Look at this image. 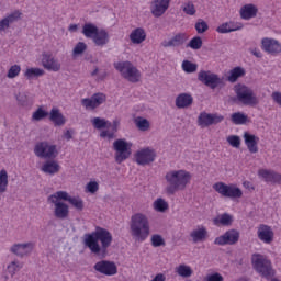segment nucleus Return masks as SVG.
<instances>
[{
    "label": "nucleus",
    "mask_w": 281,
    "mask_h": 281,
    "mask_svg": "<svg viewBox=\"0 0 281 281\" xmlns=\"http://www.w3.org/2000/svg\"><path fill=\"white\" fill-rule=\"evenodd\" d=\"M113 243V235L104 228H97L95 232L83 236V245L90 249L91 254H106Z\"/></svg>",
    "instance_id": "nucleus-1"
},
{
    "label": "nucleus",
    "mask_w": 281,
    "mask_h": 281,
    "mask_svg": "<svg viewBox=\"0 0 281 281\" xmlns=\"http://www.w3.org/2000/svg\"><path fill=\"white\" fill-rule=\"evenodd\" d=\"M165 181L167 183L166 194H177V192L186 190L192 183V172L186 169H173L165 175Z\"/></svg>",
    "instance_id": "nucleus-2"
},
{
    "label": "nucleus",
    "mask_w": 281,
    "mask_h": 281,
    "mask_svg": "<svg viewBox=\"0 0 281 281\" xmlns=\"http://www.w3.org/2000/svg\"><path fill=\"white\" fill-rule=\"evenodd\" d=\"M130 234L136 243H146L150 236V220L144 213H135L131 216Z\"/></svg>",
    "instance_id": "nucleus-3"
},
{
    "label": "nucleus",
    "mask_w": 281,
    "mask_h": 281,
    "mask_svg": "<svg viewBox=\"0 0 281 281\" xmlns=\"http://www.w3.org/2000/svg\"><path fill=\"white\" fill-rule=\"evenodd\" d=\"M234 91L236 99L241 104L246 106H258V104H260L258 95H256V92L249 86L237 83L234 86Z\"/></svg>",
    "instance_id": "nucleus-4"
},
{
    "label": "nucleus",
    "mask_w": 281,
    "mask_h": 281,
    "mask_svg": "<svg viewBox=\"0 0 281 281\" xmlns=\"http://www.w3.org/2000/svg\"><path fill=\"white\" fill-rule=\"evenodd\" d=\"M114 68L128 82H139L142 80V72L131 61L114 63Z\"/></svg>",
    "instance_id": "nucleus-5"
},
{
    "label": "nucleus",
    "mask_w": 281,
    "mask_h": 281,
    "mask_svg": "<svg viewBox=\"0 0 281 281\" xmlns=\"http://www.w3.org/2000/svg\"><path fill=\"white\" fill-rule=\"evenodd\" d=\"M113 150L116 164H123L133 154V143L126 138H119L113 143Z\"/></svg>",
    "instance_id": "nucleus-6"
},
{
    "label": "nucleus",
    "mask_w": 281,
    "mask_h": 281,
    "mask_svg": "<svg viewBox=\"0 0 281 281\" xmlns=\"http://www.w3.org/2000/svg\"><path fill=\"white\" fill-rule=\"evenodd\" d=\"M61 191H57L48 196V203L54 205V216L55 218H59L60 221H65V218H69V206L67 203L63 202V198L60 196Z\"/></svg>",
    "instance_id": "nucleus-7"
},
{
    "label": "nucleus",
    "mask_w": 281,
    "mask_h": 281,
    "mask_svg": "<svg viewBox=\"0 0 281 281\" xmlns=\"http://www.w3.org/2000/svg\"><path fill=\"white\" fill-rule=\"evenodd\" d=\"M34 155L40 159H56L58 157V147L47 140L36 143Z\"/></svg>",
    "instance_id": "nucleus-8"
},
{
    "label": "nucleus",
    "mask_w": 281,
    "mask_h": 281,
    "mask_svg": "<svg viewBox=\"0 0 281 281\" xmlns=\"http://www.w3.org/2000/svg\"><path fill=\"white\" fill-rule=\"evenodd\" d=\"M213 190L226 199H240L243 196V190L235 183L216 182L213 184Z\"/></svg>",
    "instance_id": "nucleus-9"
},
{
    "label": "nucleus",
    "mask_w": 281,
    "mask_h": 281,
    "mask_svg": "<svg viewBox=\"0 0 281 281\" xmlns=\"http://www.w3.org/2000/svg\"><path fill=\"white\" fill-rule=\"evenodd\" d=\"M157 159V151L153 147H143L134 154L137 166H150Z\"/></svg>",
    "instance_id": "nucleus-10"
},
{
    "label": "nucleus",
    "mask_w": 281,
    "mask_h": 281,
    "mask_svg": "<svg viewBox=\"0 0 281 281\" xmlns=\"http://www.w3.org/2000/svg\"><path fill=\"white\" fill-rule=\"evenodd\" d=\"M260 48L268 56H280L281 42L273 37H262L260 41Z\"/></svg>",
    "instance_id": "nucleus-11"
},
{
    "label": "nucleus",
    "mask_w": 281,
    "mask_h": 281,
    "mask_svg": "<svg viewBox=\"0 0 281 281\" xmlns=\"http://www.w3.org/2000/svg\"><path fill=\"white\" fill-rule=\"evenodd\" d=\"M254 269L261 276H271V261L265 256L255 254L251 258Z\"/></svg>",
    "instance_id": "nucleus-12"
},
{
    "label": "nucleus",
    "mask_w": 281,
    "mask_h": 281,
    "mask_svg": "<svg viewBox=\"0 0 281 281\" xmlns=\"http://www.w3.org/2000/svg\"><path fill=\"white\" fill-rule=\"evenodd\" d=\"M172 0H151L149 3L150 14L154 19H161L168 10Z\"/></svg>",
    "instance_id": "nucleus-13"
},
{
    "label": "nucleus",
    "mask_w": 281,
    "mask_h": 281,
    "mask_svg": "<svg viewBox=\"0 0 281 281\" xmlns=\"http://www.w3.org/2000/svg\"><path fill=\"white\" fill-rule=\"evenodd\" d=\"M224 120L225 116L218 113L202 112L198 117V124L202 128H207V126H212L213 124H221Z\"/></svg>",
    "instance_id": "nucleus-14"
},
{
    "label": "nucleus",
    "mask_w": 281,
    "mask_h": 281,
    "mask_svg": "<svg viewBox=\"0 0 281 281\" xmlns=\"http://www.w3.org/2000/svg\"><path fill=\"white\" fill-rule=\"evenodd\" d=\"M94 271L97 273H101L102 276L113 277L117 276V265L115 261L101 260L98 261L94 267Z\"/></svg>",
    "instance_id": "nucleus-15"
},
{
    "label": "nucleus",
    "mask_w": 281,
    "mask_h": 281,
    "mask_svg": "<svg viewBox=\"0 0 281 281\" xmlns=\"http://www.w3.org/2000/svg\"><path fill=\"white\" fill-rule=\"evenodd\" d=\"M198 80L200 82H203L206 87H210V89H216L218 85H221L222 80L218 77V75L210 71V70H201L198 75Z\"/></svg>",
    "instance_id": "nucleus-16"
},
{
    "label": "nucleus",
    "mask_w": 281,
    "mask_h": 281,
    "mask_svg": "<svg viewBox=\"0 0 281 281\" xmlns=\"http://www.w3.org/2000/svg\"><path fill=\"white\" fill-rule=\"evenodd\" d=\"M238 240H240V233L236 229H229L225 232L222 236L216 237L214 239V245H236Z\"/></svg>",
    "instance_id": "nucleus-17"
},
{
    "label": "nucleus",
    "mask_w": 281,
    "mask_h": 281,
    "mask_svg": "<svg viewBox=\"0 0 281 281\" xmlns=\"http://www.w3.org/2000/svg\"><path fill=\"white\" fill-rule=\"evenodd\" d=\"M42 67L46 69V71L58 72L63 69V64L58 58L54 57V55L49 53L42 54Z\"/></svg>",
    "instance_id": "nucleus-18"
},
{
    "label": "nucleus",
    "mask_w": 281,
    "mask_h": 281,
    "mask_svg": "<svg viewBox=\"0 0 281 281\" xmlns=\"http://www.w3.org/2000/svg\"><path fill=\"white\" fill-rule=\"evenodd\" d=\"M104 102H106V95L100 92L93 94L91 98L81 100V104L87 111H93L94 109H98V106H101V104H104Z\"/></svg>",
    "instance_id": "nucleus-19"
},
{
    "label": "nucleus",
    "mask_w": 281,
    "mask_h": 281,
    "mask_svg": "<svg viewBox=\"0 0 281 281\" xmlns=\"http://www.w3.org/2000/svg\"><path fill=\"white\" fill-rule=\"evenodd\" d=\"M11 254H14V256H18L19 258H25V256H30L32 251H34V243H18L13 244L10 247Z\"/></svg>",
    "instance_id": "nucleus-20"
},
{
    "label": "nucleus",
    "mask_w": 281,
    "mask_h": 281,
    "mask_svg": "<svg viewBox=\"0 0 281 281\" xmlns=\"http://www.w3.org/2000/svg\"><path fill=\"white\" fill-rule=\"evenodd\" d=\"M274 236L276 234L273 233V228H271V226L261 224L257 228V238L265 245H271V243H273Z\"/></svg>",
    "instance_id": "nucleus-21"
},
{
    "label": "nucleus",
    "mask_w": 281,
    "mask_h": 281,
    "mask_svg": "<svg viewBox=\"0 0 281 281\" xmlns=\"http://www.w3.org/2000/svg\"><path fill=\"white\" fill-rule=\"evenodd\" d=\"M245 25L238 21L223 22L216 27L217 34H232V32H240Z\"/></svg>",
    "instance_id": "nucleus-22"
},
{
    "label": "nucleus",
    "mask_w": 281,
    "mask_h": 281,
    "mask_svg": "<svg viewBox=\"0 0 281 281\" xmlns=\"http://www.w3.org/2000/svg\"><path fill=\"white\" fill-rule=\"evenodd\" d=\"M190 238L194 244L205 243V240L210 238V233L207 232V227L203 225H198L195 228L191 231Z\"/></svg>",
    "instance_id": "nucleus-23"
},
{
    "label": "nucleus",
    "mask_w": 281,
    "mask_h": 281,
    "mask_svg": "<svg viewBox=\"0 0 281 281\" xmlns=\"http://www.w3.org/2000/svg\"><path fill=\"white\" fill-rule=\"evenodd\" d=\"M239 16L243 21H251V19H256L258 16V5L254 3L244 4L239 9Z\"/></svg>",
    "instance_id": "nucleus-24"
},
{
    "label": "nucleus",
    "mask_w": 281,
    "mask_h": 281,
    "mask_svg": "<svg viewBox=\"0 0 281 281\" xmlns=\"http://www.w3.org/2000/svg\"><path fill=\"white\" fill-rule=\"evenodd\" d=\"M146 29L138 26L133 29L128 34V40L132 45H142L146 42Z\"/></svg>",
    "instance_id": "nucleus-25"
},
{
    "label": "nucleus",
    "mask_w": 281,
    "mask_h": 281,
    "mask_svg": "<svg viewBox=\"0 0 281 281\" xmlns=\"http://www.w3.org/2000/svg\"><path fill=\"white\" fill-rule=\"evenodd\" d=\"M19 19H21V13L18 11L0 19V34H8V30H10L12 23H15V21H19Z\"/></svg>",
    "instance_id": "nucleus-26"
},
{
    "label": "nucleus",
    "mask_w": 281,
    "mask_h": 281,
    "mask_svg": "<svg viewBox=\"0 0 281 281\" xmlns=\"http://www.w3.org/2000/svg\"><path fill=\"white\" fill-rule=\"evenodd\" d=\"M48 117L54 126H65L67 124V117L58 108H52L48 112Z\"/></svg>",
    "instance_id": "nucleus-27"
},
{
    "label": "nucleus",
    "mask_w": 281,
    "mask_h": 281,
    "mask_svg": "<svg viewBox=\"0 0 281 281\" xmlns=\"http://www.w3.org/2000/svg\"><path fill=\"white\" fill-rule=\"evenodd\" d=\"M244 142H245L249 153H251L252 155L258 153V144L260 143V137H258L257 135L251 134L249 132H245L244 133Z\"/></svg>",
    "instance_id": "nucleus-28"
},
{
    "label": "nucleus",
    "mask_w": 281,
    "mask_h": 281,
    "mask_svg": "<svg viewBox=\"0 0 281 281\" xmlns=\"http://www.w3.org/2000/svg\"><path fill=\"white\" fill-rule=\"evenodd\" d=\"M194 102V98L190 93H180L177 95L175 104L177 109H190L192 103Z\"/></svg>",
    "instance_id": "nucleus-29"
},
{
    "label": "nucleus",
    "mask_w": 281,
    "mask_h": 281,
    "mask_svg": "<svg viewBox=\"0 0 281 281\" xmlns=\"http://www.w3.org/2000/svg\"><path fill=\"white\" fill-rule=\"evenodd\" d=\"M258 176L261 179H265L268 183H279L281 184V175L272 171V170H268V169H260L258 171Z\"/></svg>",
    "instance_id": "nucleus-30"
},
{
    "label": "nucleus",
    "mask_w": 281,
    "mask_h": 281,
    "mask_svg": "<svg viewBox=\"0 0 281 281\" xmlns=\"http://www.w3.org/2000/svg\"><path fill=\"white\" fill-rule=\"evenodd\" d=\"M41 170L44 175H58V172H60V165L56 160H46L42 165Z\"/></svg>",
    "instance_id": "nucleus-31"
},
{
    "label": "nucleus",
    "mask_w": 281,
    "mask_h": 281,
    "mask_svg": "<svg viewBox=\"0 0 281 281\" xmlns=\"http://www.w3.org/2000/svg\"><path fill=\"white\" fill-rule=\"evenodd\" d=\"M109 41H111V37L109 36V32L104 29H99V32L92 37V42L97 47H104V45H108Z\"/></svg>",
    "instance_id": "nucleus-32"
},
{
    "label": "nucleus",
    "mask_w": 281,
    "mask_h": 281,
    "mask_svg": "<svg viewBox=\"0 0 281 281\" xmlns=\"http://www.w3.org/2000/svg\"><path fill=\"white\" fill-rule=\"evenodd\" d=\"M60 196L63 198V201H67L76 207V210H85V202L80 199V196H70L67 191H60Z\"/></svg>",
    "instance_id": "nucleus-33"
},
{
    "label": "nucleus",
    "mask_w": 281,
    "mask_h": 281,
    "mask_svg": "<svg viewBox=\"0 0 281 281\" xmlns=\"http://www.w3.org/2000/svg\"><path fill=\"white\" fill-rule=\"evenodd\" d=\"M247 70L245 68L237 66L228 71L226 79L228 82H238V79L245 78Z\"/></svg>",
    "instance_id": "nucleus-34"
},
{
    "label": "nucleus",
    "mask_w": 281,
    "mask_h": 281,
    "mask_svg": "<svg viewBox=\"0 0 281 281\" xmlns=\"http://www.w3.org/2000/svg\"><path fill=\"white\" fill-rule=\"evenodd\" d=\"M214 225L218 226H223V227H229L232 226V223H234V215L229 214V213H223L217 215L214 220H213Z\"/></svg>",
    "instance_id": "nucleus-35"
},
{
    "label": "nucleus",
    "mask_w": 281,
    "mask_h": 281,
    "mask_svg": "<svg viewBox=\"0 0 281 281\" xmlns=\"http://www.w3.org/2000/svg\"><path fill=\"white\" fill-rule=\"evenodd\" d=\"M188 41V34L178 33L168 42H164V47H179V45H183Z\"/></svg>",
    "instance_id": "nucleus-36"
},
{
    "label": "nucleus",
    "mask_w": 281,
    "mask_h": 281,
    "mask_svg": "<svg viewBox=\"0 0 281 281\" xmlns=\"http://www.w3.org/2000/svg\"><path fill=\"white\" fill-rule=\"evenodd\" d=\"M99 30L100 29L98 27V25H95L94 23L88 22L82 26V34L83 36H86V38H91L92 41L94 35L98 34Z\"/></svg>",
    "instance_id": "nucleus-37"
},
{
    "label": "nucleus",
    "mask_w": 281,
    "mask_h": 281,
    "mask_svg": "<svg viewBox=\"0 0 281 281\" xmlns=\"http://www.w3.org/2000/svg\"><path fill=\"white\" fill-rule=\"evenodd\" d=\"M23 269V263L19 260H13L7 265L5 273L11 278H14L20 270Z\"/></svg>",
    "instance_id": "nucleus-38"
},
{
    "label": "nucleus",
    "mask_w": 281,
    "mask_h": 281,
    "mask_svg": "<svg viewBox=\"0 0 281 281\" xmlns=\"http://www.w3.org/2000/svg\"><path fill=\"white\" fill-rule=\"evenodd\" d=\"M90 122L93 128L97 131H102V128H111V122L100 116L92 117Z\"/></svg>",
    "instance_id": "nucleus-39"
},
{
    "label": "nucleus",
    "mask_w": 281,
    "mask_h": 281,
    "mask_svg": "<svg viewBox=\"0 0 281 281\" xmlns=\"http://www.w3.org/2000/svg\"><path fill=\"white\" fill-rule=\"evenodd\" d=\"M134 124L138 131L142 133H146L147 131H150V121L144 116H136L134 119Z\"/></svg>",
    "instance_id": "nucleus-40"
},
{
    "label": "nucleus",
    "mask_w": 281,
    "mask_h": 281,
    "mask_svg": "<svg viewBox=\"0 0 281 281\" xmlns=\"http://www.w3.org/2000/svg\"><path fill=\"white\" fill-rule=\"evenodd\" d=\"M41 76H45V70L38 67H29L24 71V77L27 78V80L41 78Z\"/></svg>",
    "instance_id": "nucleus-41"
},
{
    "label": "nucleus",
    "mask_w": 281,
    "mask_h": 281,
    "mask_svg": "<svg viewBox=\"0 0 281 281\" xmlns=\"http://www.w3.org/2000/svg\"><path fill=\"white\" fill-rule=\"evenodd\" d=\"M151 207L155 212H159L160 214H164L169 207L168 201H166L164 198H157Z\"/></svg>",
    "instance_id": "nucleus-42"
},
{
    "label": "nucleus",
    "mask_w": 281,
    "mask_h": 281,
    "mask_svg": "<svg viewBox=\"0 0 281 281\" xmlns=\"http://www.w3.org/2000/svg\"><path fill=\"white\" fill-rule=\"evenodd\" d=\"M175 271L180 278H190L192 277V273H194V271L192 270V267L186 263H182L176 267Z\"/></svg>",
    "instance_id": "nucleus-43"
},
{
    "label": "nucleus",
    "mask_w": 281,
    "mask_h": 281,
    "mask_svg": "<svg viewBox=\"0 0 281 281\" xmlns=\"http://www.w3.org/2000/svg\"><path fill=\"white\" fill-rule=\"evenodd\" d=\"M10 183L8 170H0V194H5L8 192V186Z\"/></svg>",
    "instance_id": "nucleus-44"
},
{
    "label": "nucleus",
    "mask_w": 281,
    "mask_h": 281,
    "mask_svg": "<svg viewBox=\"0 0 281 281\" xmlns=\"http://www.w3.org/2000/svg\"><path fill=\"white\" fill-rule=\"evenodd\" d=\"M231 120L233 124L243 125V124H247L249 117L247 116V114L243 112H235L231 115Z\"/></svg>",
    "instance_id": "nucleus-45"
},
{
    "label": "nucleus",
    "mask_w": 281,
    "mask_h": 281,
    "mask_svg": "<svg viewBox=\"0 0 281 281\" xmlns=\"http://www.w3.org/2000/svg\"><path fill=\"white\" fill-rule=\"evenodd\" d=\"M100 190V181L91 179L85 187L86 194H95Z\"/></svg>",
    "instance_id": "nucleus-46"
},
{
    "label": "nucleus",
    "mask_w": 281,
    "mask_h": 281,
    "mask_svg": "<svg viewBox=\"0 0 281 281\" xmlns=\"http://www.w3.org/2000/svg\"><path fill=\"white\" fill-rule=\"evenodd\" d=\"M45 117H49V112H47V110H45V108H43V106H40L32 114L33 122H41L42 120H45Z\"/></svg>",
    "instance_id": "nucleus-47"
},
{
    "label": "nucleus",
    "mask_w": 281,
    "mask_h": 281,
    "mask_svg": "<svg viewBox=\"0 0 281 281\" xmlns=\"http://www.w3.org/2000/svg\"><path fill=\"white\" fill-rule=\"evenodd\" d=\"M150 245L151 247H166V239L161 234H153L150 236Z\"/></svg>",
    "instance_id": "nucleus-48"
},
{
    "label": "nucleus",
    "mask_w": 281,
    "mask_h": 281,
    "mask_svg": "<svg viewBox=\"0 0 281 281\" xmlns=\"http://www.w3.org/2000/svg\"><path fill=\"white\" fill-rule=\"evenodd\" d=\"M182 12L187 14V16H194L196 14V7L194 5V2L187 1L181 5Z\"/></svg>",
    "instance_id": "nucleus-49"
},
{
    "label": "nucleus",
    "mask_w": 281,
    "mask_h": 281,
    "mask_svg": "<svg viewBox=\"0 0 281 281\" xmlns=\"http://www.w3.org/2000/svg\"><path fill=\"white\" fill-rule=\"evenodd\" d=\"M20 74H21V65L14 64L9 68L7 72V78H9L10 80L14 78H19Z\"/></svg>",
    "instance_id": "nucleus-50"
},
{
    "label": "nucleus",
    "mask_w": 281,
    "mask_h": 281,
    "mask_svg": "<svg viewBox=\"0 0 281 281\" xmlns=\"http://www.w3.org/2000/svg\"><path fill=\"white\" fill-rule=\"evenodd\" d=\"M181 67L186 74H194V71H196V69L199 68L196 64L190 60H183Z\"/></svg>",
    "instance_id": "nucleus-51"
},
{
    "label": "nucleus",
    "mask_w": 281,
    "mask_h": 281,
    "mask_svg": "<svg viewBox=\"0 0 281 281\" xmlns=\"http://www.w3.org/2000/svg\"><path fill=\"white\" fill-rule=\"evenodd\" d=\"M83 52H87V44L85 42H78L72 49L74 58L82 56Z\"/></svg>",
    "instance_id": "nucleus-52"
},
{
    "label": "nucleus",
    "mask_w": 281,
    "mask_h": 281,
    "mask_svg": "<svg viewBox=\"0 0 281 281\" xmlns=\"http://www.w3.org/2000/svg\"><path fill=\"white\" fill-rule=\"evenodd\" d=\"M226 142L227 144H229V146H232V148H240V136L238 135H228L226 137Z\"/></svg>",
    "instance_id": "nucleus-53"
},
{
    "label": "nucleus",
    "mask_w": 281,
    "mask_h": 281,
    "mask_svg": "<svg viewBox=\"0 0 281 281\" xmlns=\"http://www.w3.org/2000/svg\"><path fill=\"white\" fill-rule=\"evenodd\" d=\"M188 47L195 50L201 49V47H203V40L199 36H195L189 42Z\"/></svg>",
    "instance_id": "nucleus-54"
},
{
    "label": "nucleus",
    "mask_w": 281,
    "mask_h": 281,
    "mask_svg": "<svg viewBox=\"0 0 281 281\" xmlns=\"http://www.w3.org/2000/svg\"><path fill=\"white\" fill-rule=\"evenodd\" d=\"M195 30L198 34H205V32L210 30V26L204 20H198V22L195 23Z\"/></svg>",
    "instance_id": "nucleus-55"
},
{
    "label": "nucleus",
    "mask_w": 281,
    "mask_h": 281,
    "mask_svg": "<svg viewBox=\"0 0 281 281\" xmlns=\"http://www.w3.org/2000/svg\"><path fill=\"white\" fill-rule=\"evenodd\" d=\"M204 281H225V278L220 272H211L205 277Z\"/></svg>",
    "instance_id": "nucleus-56"
},
{
    "label": "nucleus",
    "mask_w": 281,
    "mask_h": 281,
    "mask_svg": "<svg viewBox=\"0 0 281 281\" xmlns=\"http://www.w3.org/2000/svg\"><path fill=\"white\" fill-rule=\"evenodd\" d=\"M19 104H21L22 106H25V104H27V93L25 92H19L16 95H15Z\"/></svg>",
    "instance_id": "nucleus-57"
},
{
    "label": "nucleus",
    "mask_w": 281,
    "mask_h": 281,
    "mask_svg": "<svg viewBox=\"0 0 281 281\" xmlns=\"http://www.w3.org/2000/svg\"><path fill=\"white\" fill-rule=\"evenodd\" d=\"M100 137H106L108 139H113L115 137V132H111L109 130H104L100 133Z\"/></svg>",
    "instance_id": "nucleus-58"
},
{
    "label": "nucleus",
    "mask_w": 281,
    "mask_h": 281,
    "mask_svg": "<svg viewBox=\"0 0 281 281\" xmlns=\"http://www.w3.org/2000/svg\"><path fill=\"white\" fill-rule=\"evenodd\" d=\"M150 281H166V274L159 272Z\"/></svg>",
    "instance_id": "nucleus-59"
},
{
    "label": "nucleus",
    "mask_w": 281,
    "mask_h": 281,
    "mask_svg": "<svg viewBox=\"0 0 281 281\" xmlns=\"http://www.w3.org/2000/svg\"><path fill=\"white\" fill-rule=\"evenodd\" d=\"M78 30H80V24H70L68 26V31L71 33V34H76V32H78Z\"/></svg>",
    "instance_id": "nucleus-60"
},
{
    "label": "nucleus",
    "mask_w": 281,
    "mask_h": 281,
    "mask_svg": "<svg viewBox=\"0 0 281 281\" xmlns=\"http://www.w3.org/2000/svg\"><path fill=\"white\" fill-rule=\"evenodd\" d=\"M250 53L252 56H256V58H262V53L257 48L251 49Z\"/></svg>",
    "instance_id": "nucleus-61"
},
{
    "label": "nucleus",
    "mask_w": 281,
    "mask_h": 281,
    "mask_svg": "<svg viewBox=\"0 0 281 281\" xmlns=\"http://www.w3.org/2000/svg\"><path fill=\"white\" fill-rule=\"evenodd\" d=\"M243 186L246 188V190H254V186H251V182L249 181H244Z\"/></svg>",
    "instance_id": "nucleus-62"
},
{
    "label": "nucleus",
    "mask_w": 281,
    "mask_h": 281,
    "mask_svg": "<svg viewBox=\"0 0 281 281\" xmlns=\"http://www.w3.org/2000/svg\"><path fill=\"white\" fill-rule=\"evenodd\" d=\"M64 137H65V139H67V140L71 139V137H72L71 131L67 130V131L65 132V134H64Z\"/></svg>",
    "instance_id": "nucleus-63"
},
{
    "label": "nucleus",
    "mask_w": 281,
    "mask_h": 281,
    "mask_svg": "<svg viewBox=\"0 0 281 281\" xmlns=\"http://www.w3.org/2000/svg\"><path fill=\"white\" fill-rule=\"evenodd\" d=\"M114 131H117V126H120V121H113Z\"/></svg>",
    "instance_id": "nucleus-64"
}]
</instances>
